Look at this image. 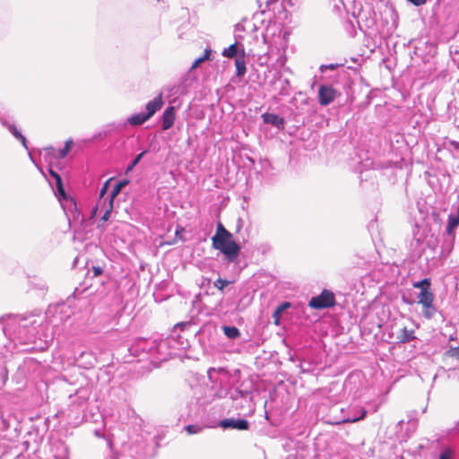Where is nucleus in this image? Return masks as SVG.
<instances>
[{
	"label": "nucleus",
	"instance_id": "nucleus-1",
	"mask_svg": "<svg viewBox=\"0 0 459 459\" xmlns=\"http://www.w3.org/2000/svg\"><path fill=\"white\" fill-rule=\"evenodd\" d=\"M212 244L214 249L224 255L229 263H234L238 259L241 247L221 222L217 224L216 232L212 238Z\"/></svg>",
	"mask_w": 459,
	"mask_h": 459
},
{
	"label": "nucleus",
	"instance_id": "nucleus-2",
	"mask_svg": "<svg viewBox=\"0 0 459 459\" xmlns=\"http://www.w3.org/2000/svg\"><path fill=\"white\" fill-rule=\"evenodd\" d=\"M335 295L329 290H324L320 295L312 297L308 306L314 309H324L335 305Z\"/></svg>",
	"mask_w": 459,
	"mask_h": 459
},
{
	"label": "nucleus",
	"instance_id": "nucleus-3",
	"mask_svg": "<svg viewBox=\"0 0 459 459\" xmlns=\"http://www.w3.org/2000/svg\"><path fill=\"white\" fill-rule=\"evenodd\" d=\"M417 298L418 303L422 306L424 316L427 319L432 318L436 312V307L433 304L434 293L431 289L421 290Z\"/></svg>",
	"mask_w": 459,
	"mask_h": 459
},
{
	"label": "nucleus",
	"instance_id": "nucleus-4",
	"mask_svg": "<svg viewBox=\"0 0 459 459\" xmlns=\"http://www.w3.org/2000/svg\"><path fill=\"white\" fill-rule=\"evenodd\" d=\"M337 96V91L330 85H321L318 89V102L321 106L332 103Z\"/></svg>",
	"mask_w": 459,
	"mask_h": 459
},
{
	"label": "nucleus",
	"instance_id": "nucleus-5",
	"mask_svg": "<svg viewBox=\"0 0 459 459\" xmlns=\"http://www.w3.org/2000/svg\"><path fill=\"white\" fill-rule=\"evenodd\" d=\"M220 426L223 429H236L238 430H247L249 423L245 419H225L220 422Z\"/></svg>",
	"mask_w": 459,
	"mask_h": 459
},
{
	"label": "nucleus",
	"instance_id": "nucleus-6",
	"mask_svg": "<svg viewBox=\"0 0 459 459\" xmlns=\"http://www.w3.org/2000/svg\"><path fill=\"white\" fill-rule=\"evenodd\" d=\"M176 118L175 107H168L161 116L162 130H168L174 125Z\"/></svg>",
	"mask_w": 459,
	"mask_h": 459
},
{
	"label": "nucleus",
	"instance_id": "nucleus-7",
	"mask_svg": "<svg viewBox=\"0 0 459 459\" xmlns=\"http://www.w3.org/2000/svg\"><path fill=\"white\" fill-rule=\"evenodd\" d=\"M162 105V94L160 93L146 105L147 113H145V121H147L156 111L160 110Z\"/></svg>",
	"mask_w": 459,
	"mask_h": 459
},
{
	"label": "nucleus",
	"instance_id": "nucleus-8",
	"mask_svg": "<svg viewBox=\"0 0 459 459\" xmlns=\"http://www.w3.org/2000/svg\"><path fill=\"white\" fill-rule=\"evenodd\" d=\"M397 338L403 343H406L411 340H414L416 339L415 329L413 327H408L405 325L401 329Z\"/></svg>",
	"mask_w": 459,
	"mask_h": 459
},
{
	"label": "nucleus",
	"instance_id": "nucleus-9",
	"mask_svg": "<svg viewBox=\"0 0 459 459\" xmlns=\"http://www.w3.org/2000/svg\"><path fill=\"white\" fill-rule=\"evenodd\" d=\"M245 50L241 48L240 55L235 58V65L237 69V75L243 76L247 72L246 61H245Z\"/></svg>",
	"mask_w": 459,
	"mask_h": 459
},
{
	"label": "nucleus",
	"instance_id": "nucleus-10",
	"mask_svg": "<svg viewBox=\"0 0 459 459\" xmlns=\"http://www.w3.org/2000/svg\"><path fill=\"white\" fill-rule=\"evenodd\" d=\"M263 120L266 124H271L276 126L277 127H281L284 125V120L282 117H280L276 114L273 113H264L262 115Z\"/></svg>",
	"mask_w": 459,
	"mask_h": 459
},
{
	"label": "nucleus",
	"instance_id": "nucleus-11",
	"mask_svg": "<svg viewBox=\"0 0 459 459\" xmlns=\"http://www.w3.org/2000/svg\"><path fill=\"white\" fill-rule=\"evenodd\" d=\"M459 226V206L457 207L456 215H449L446 231L448 235L454 234L455 229Z\"/></svg>",
	"mask_w": 459,
	"mask_h": 459
},
{
	"label": "nucleus",
	"instance_id": "nucleus-12",
	"mask_svg": "<svg viewBox=\"0 0 459 459\" xmlns=\"http://www.w3.org/2000/svg\"><path fill=\"white\" fill-rule=\"evenodd\" d=\"M49 173H50L51 177L56 181V190H57L59 195L62 198H65L66 195H65V188H64L62 178L60 177V175L57 172H56V171H54L52 169L49 170Z\"/></svg>",
	"mask_w": 459,
	"mask_h": 459
},
{
	"label": "nucleus",
	"instance_id": "nucleus-13",
	"mask_svg": "<svg viewBox=\"0 0 459 459\" xmlns=\"http://www.w3.org/2000/svg\"><path fill=\"white\" fill-rule=\"evenodd\" d=\"M290 302H283L280 306L277 307V308L274 310L273 314V323L275 325H280V319L282 315V313L289 307H290Z\"/></svg>",
	"mask_w": 459,
	"mask_h": 459
},
{
	"label": "nucleus",
	"instance_id": "nucleus-14",
	"mask_svg": "<svg viewBox=\"0 0 459 459\" xmlns=\"http://www.w3.org/2000/svg\"><path fill=\"white\" fill-rule=\"evenodd\" d=\"M240 51L241 49L238 48V43L235 42L222 51V56L228 58H236L238 55H240Z\"/></svg>",
	"mask_w": 459,
	"mask_h": 459
},
{
	"label": "nucleus",
	"instance_id": "nucleus-15",
	"mask_svg": "<svg viewBox=\"0 0 459 459\" xmlns=\"http://www.w3.org/2000/svg\"><path fill=\"white\" fill-rule=\"evenodd\" d=\"M128 184V181L127 180H123L121 182H119L118 184H117L114 188L112 189L111 191V194H110V198H109V201H110V207L113 206V200L114 198L120 193V191L122 190V188L124 186H126V185Z\"/></svg>",
	"mask_w": 459,
	"mask_h": 459
},
{
	"label": "nucleus",
	"instance_id": "nucleus-16",
	"mask_svg": "<svg viewBox=\"0 0 459 459\" xmlns=\"http://www.w3.org/2000/svg\"><path fill=\"white\" fill-rule=\"evenodd\" d=\"M211 53H212V50L210 48H206L204 50V54L203 56L197 58L196 60H195V62L192 64L191 65V68L190 70H195L203 62L206 61V60H210V56H211Z\"/></svg>",
	"mask_w": 459,
	"mask_h": 459
},
{
	"label": "nucleus",
	"instance_id": "nucleus-17",
	"mask_svg": "<svg viewBox=\"0 0 459 459\" xmlns=\"http://www.w3.org/2000/svg\"><path fill=\"white\" fill-rule=\"evenodd\" d=\"M224 333L230 339H235L240 335L238 329L235 326H225Z\"/></svg>",
	"mask_w": 459,
	"mask_h": 459
},
{
	"label": "nucleus",
	"instance_id": "nucleus-18",
	"mask_svg": "<svg viewBox=\"0 0 459 459\" xmlns=\"http://www.w3.org/2000/svg\"><path fill=\"white\" fill-rule=\"evenodd\" d=\"M431 281L429 278H424L420 281H416L412 284L414 288L421 290H429L430 289Z\"/></svg>",
	"mask_w": 459,
	"mask_h": 459
},
{
	"label": "nucleus",
	"instance_id": "nucleus-19",
	"mask_svg": "<svg viewBox=\"0 0 459 459\" xmlns=\"http://www.w3.org/2000/svg\"><path fill=\"white\" fill-rule=\"evenodd\" d=\"M128 122L132 126H137V125L143 124V114H137V115L132 116L128 119Z\"/></svg>",
	"mask_w": 459,
	"mask_h": 459
},
{
	"label": "nucleus",
	"instance_id": "nucleus-20",
	"mask_svg": "<svg viewBox=\"0 0 459 459\" xmlns=\"http://www.w3.org/2000/svg\"><path fill=\"white\" fill-rule=\"evenodd\" d=\"M230 283V281H227V280H223L221 278H218L217 280L214 281L213 282V286L218 289L219 290H223V289L229 285Z\"/></svg>",
	"mask_w": 459,
	"mask_h": 459
},
{
	"label": "nucleus",
	"instance_id": "nucleus-21",
	"mask_svg": "<svg viewBox=\"0 0 459 459\" xmlns=\"http://www.w3.org/2000/svg\"><path fill=\"white\" fill-rule=\"evenodd\" d=\"M10 130L13 133V134L15 136V138L20 140L23 146H26V138L16 129V127L12 126Z\"/></svg>",
	"mask_w": 459,
	"mask_h": 459
},
{
	"label": "nucleus",
	"instance_id": "nucleus-22",
	"mask_svg": "<svg viewBox=\"0 0 459 459\" xmlns=\"http://www.w3.org/2000/svg\"><path fill=\"white\" fill-rule=\"evenodd\" d=\"M72 143L73 142L70 140V141H67L64 146V148H62L60 151H59V157L60 158H65L68 152L71 151V147H72Z\"/></svg>",
	"mask_w": 459,
	"mask_h": 459
},
{
	"label": "nucleus",
	"instance_id": "nucleus-23",
	"mask_svg": "<svg viewBox=\"0 0 459 459\" xmlns=\"http://www.w3.org/2000/svg\"><path fill=\"white\" fill-rule=\"evenodd\" d=\"M367 416V410L362 408L360 410V416L358 417V418H354V419H347V420H342L340 423H345V422H357L359 420H363L365 417Z\"/></svg>",
	"mask_w": 459,
	"mask_h": 459
},
{
	"label": "nucleus",
	"instance_id": "nucleus-24",
	"mask_svg": "<svg viewBox=\"0 0 459 459\" xmlns=\"http://www.w3.org/2000/svg\"><path fill=\"white\" fill-rule=\"evenodd\" d=\"M446 356L450 357V358H454V359H459V346L458 347H455V348H451L450 350H448L446 351Z\"/></svg>",
	"mask_w": 459,
	"mask_h": 459
},
{
	"label": "nucleus",
	"instance_id": "nucleus-25",
	"mask_svg": "<svg viewBox=\"0 0 459 459\" xmlns=\"http://www.w3.org/2000/svg\"><path fill=\"white\" fill-rule=\"evenodd\" d=\"M186 430L188 434H196L201 431V428L197 425H188L186 427Z\"/></svg>",
	"mask_w": 459,
	"mask_h": 459
},
{
	"label": "nucleus",
	"instance_id": "nucleus-26",
	"mask_svg": "<svg viewBox=\"0 0 459 459\" xmlns=\"http://www.w3.org/2000/svg\"><path fill=\"white\" fill-rule=\"evenodd\" d=\"M453 455V451L449 448H446L444 451H442V453L439 455V459H452Z\"/></svg>",
	"mask_w": 459,
	"mask_h": 459
},
{
	"label": "nucleus",
	"instance_id": "nucleus-27",
	"mask_svg": "<svg viewBox=\"0 0 459 459\" xmlns=\"http://www.w3.org/2000/svg\"><path fill=\"white\" fill-rule=\"evenodd\" d=\"M143 157V152L139 153L136 158L132 161L131 165H129L126 169V173L133 169V168L140 161V160Z\"/></svg>",
	"mask_w": 459,
	"mask_h": 459
},
{
	"label": "nucleus",
	"instance_id": "nucleus-28",
	"mask_svg": "<svg viewBox=\"0 0 459 459\" xmlns=\"http://www.w3.org/2000/svg\"><path fill=\"white\" fill-rule=\"evenodd\" d=\"M339 66H340V65H338V64L323 65L320 66V70L322 72L325 70H334Z\"/></svg>",
	"mask_w": 459,
	"mask_h": 459
},
{
	"label": "nucleus",
	"instance_id": "nucleus-29",
	"mask_svg": "<svg viewBox=\"0 0 459 459\" xmlns=\"http://www.w3.org/2000/svg\"><path fill=\"white\" fill-rule=\"evenodd\" d=\"M93 277L100 276L103 273V268L100 266H92Z\"/></svg>",
	"mask_w": 459,
	"mask_h": 459
},
{
	"label": "nucleus",
	"instance_id": "nucleus-30",
	"mask_svg": "<svg viewBox=\"0 0 459 459\" xmlns=\"http://www.w3.org/2000/svg\"><path fill=\"white\" fill-rule=\"evenodd\" d=\"M111 210H112V206L110 207V205H109L108 209L106 210L103 216L101 217V221H107L109 219Z\"/></svg>",
	"mask_w": 459,
	"mask_h": 459
},
{
	"label": "nucleus",
	"instance_id": "nucleus-31",
	"mask_svg": "<svg viewBox=\"0 0 459 459\" xmlns=\"http://www.w3.org/2000/svg\"><path fill=\"white\" fill-rule=\"evenodd\" d=\"M108 184H109V180H108V181L103 185V186L101 187V189H100V198H102V197H103V195L107 193L108 188Z\"/></svg>",
	"mask_w": 459,
	"mask_h": 459
},
{
	"label": "nucleus",
	"instance_id": "nucleus-32",
	"mask_svg": "<svg viewBox=\"0 0 459 459\" xmlns=\"http://www.w3.org/2000/svg\"><path fill=\"white\" fill-rule=\"evenodd\" d=\"M183 230H184L183 228L177 229V230H176V236L178 237L179 239H182L181 233L183 232Z\"/></svg>",
	"mask_w": 459,
	"mask_h": 459
},
{
	"label": "nucleus",
	"instance_id": "nucleus-33",
	"mask_svg": "<svg viewBox=\"0 0 459 459\" xmlns=\"http://www.w3.org/2000/svg\"><path fill=\"white\" fill-rule=\"evenodd\" d=\"M451 144H452L453 146H455V148H459V143H456V142H454V141H453V142H451Z\"/></svg>",
	"mask_w": 459,
	"mask_h": 459
}]
</instances>
